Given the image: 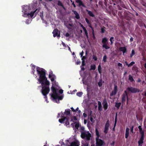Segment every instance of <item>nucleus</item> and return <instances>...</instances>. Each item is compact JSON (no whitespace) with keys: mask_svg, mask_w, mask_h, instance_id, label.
<instances>
[{"mask_svg":"<svg viewBox=\"0 0 146 146\" xmlns=\"http://www.w3.org/2000/svg\"><path fill=\"white\" fill-rule=\"evenodd\" d=\"M128 93L127 91L125 90L122 95L121 102L123 103L125 102L126 98H127Z\"/></svg>","mask_w":146,"mask_h":146,"instance_id":"0eeeda50","label":"nucleus"},{"mask_svg":"<svg viewBox=\"0 0 146 146\" xmlns=\"http://www.w3.org/2000/svg\"><path fill=\"white\" fill-rule=\"evenodd\" d=\"M86 11L87 12L88 14L90 17H94L95 15L93 12L88 9L86 10Z\"/></svg>","mask_w":146,"mask_h":146,"instance_id":"f3484780","label":"nucleus"},{"mask_svg":"<svg viewBox=\"0 0 146 146\" xmlns=\"http://www.w3.org/2000/svg\"><path fill=\"white\" fill-rule=\"evenodd\" d=\"M113 38H113V37H111L110 39V41L111 44H113V42L112 41V39H113Z\"/></svg>","mask_w":146,"mask_h":146,"instance_id":"09e8293b","label":"nucleus"},{"mask_svg":"<svg viewBox=\"0 0 146 146\" xmlns=\"http://www.w3.org/2000/svg\"><path fill=\"white\" fill-rule=\"evenodd\" d=\"M108 39L106 37L102 39V42L103 44H107Z\"/></svg>","mask_w":146,"mask_h":146,"instance_id":"aec40b11","label":"nucleus"},{"mask_svg":"<svg viewBox=\"0 0 146 146\" xmlns=\"http://www.w3.org/2000/svg\"><path fill=\"white\" fill-rule=\"evenodd\" d=\"M85 21H86V23L88 24H89L90 23V21H89V20H88V19L86 18L85 19Z\"/></svg>","mask_w":146,"mask_h":146,"instance_id":"4d7b16f0","label":"nucleus"},{"mask_svg":"<svg viewBox=\"0 0 146 146\" xmlns=\"http://www.w3.org/2000/svg\"><path fill=\"white\" fill-rule=\"evenodd\" d=\"M98 70L99 73L101 75L102 74V67L100 64L98 67Z\"/></svg>","mask_w":146,"mask_h":146,"instance_id":"cd10ccee","label":"nucleus"},{"mask_svg":"<svg viewBox=\"0 0 146 146\" xmlns=\"http://www.w3.org/2000/svg\"><path fill=\"white\" fill-rule=\"evenodd\" d=\"M64 35L66 37H69L70 36V35L68 33H66V34H64Z\"/></svg>","mask_w":146,"mask_h":146,"instance_id":"5fc2aeb1","label":"nucleus"},{"mask_svg":"<svg viewBox=\"0 0 146 146\" xmlns=\"http://www.w3.org/2000/svg\"><path fill=\"white\" fill-rule=\"evenodd\" d=\"M119 50L123 52V54L127 52V49L125 47H121L119 48Z\"/></svg>","mask_w":146,"mask_h":146,"instance_id":"2eb2a0df","label":"nucleus"},{"mask_svg":"<svg viewBox=\"0 0 146 146\" xmlns=\"http://www.w3.org/2000/svg\"><path fill=\"white\" fill-rule=\"evenodd\" d=\"M36 72L37 74L39 76L38 81L39 83L41 84V93L44 96V98L46 100L47 95L50 91L49 87L50 82L46 76V71L45 69L37 67L36 68Z\"/></svg>","mask_w":146,"mask_h":146,"instance_id":"f257e3e1","label":"nucleus"},{"mask_svg":"<svg viewBox=\"0 0 146 146\" xmlns=\"http://www.w3.org/2000/svg\"><path fill=\"white\" fill-rule=\"evenodd\" d=\"M128 79L131 82H132L133 81H134L133 77L131 75H129V76Z\"/></svg>","mask_w":146,"mask_h":146,"instance_id":"7c9ffc66","label":"nucleus"},{"mask_svg":"<svg viewBox=\"0 0 146 146\" xmlns=\"http://www.w3.org/2000/svg\"><path fill=\"white\" fill-rule=\"evenodd\" d=\"M58 30L57 29H54L53 32L52 33L53 34V35L54 37H55L56 36H57L58 37H60V34H58Z\"/></svg>","mask_w":146,"mask_h":146,"instance_id":"f8f14e48","label":"nucleus"},{"mask_svg":"<svg viewBox=\"0 0 146 146\" xmlns=\"http://www.w3.org/2000/svg\"><path fill=\"white\" fill-rule=\"evenodd\" d=\"M76 2L78 3V6L79 7L82 6L84 8L86 7L81 0H76Z\"/></svg>","mask_w":146,"mask_h":146,"instance_id":"ddd939ff","label":"nucleus"},{"mask_svg":"<svg viewBox=\"0 0 146 146\" xmlns=\"http://www.w3.org/2000/svg\"><path fill=\"white\" fill-rule=\"evenodd\" d=\"M85 61H84V60H83V61H82V66H85Z\"/></svg>","mask_w":146,"mask_h":146,"instance_id":"3c124183","label":"nucleus"},{"mask_svg":"<svg viewBox=\"0 0 146 146\" xmlns=\"http://www.w3.org/2000/svg\"><path fill=\"white\" fill-rule=\"evenodd\" d=\"M110 121L109 120H108L106 123L104 132L105 134H107L108 133V131L109 129V127L110 126Z\"/></svg>","mask_w":146,"mask_h":146,"instance_id":"6e6552de","label":"nucleus"},{"mask_svg":"<svg viewBox=\"0 0 146 146\" xmlns=\"http://www.w3.org/2000/svg\"><path fill=\"white\" fill-rule=\"evenodd\" d=\"M81 138L85 140L86 142L85 145L88 146L89 145L90 140L92 137L91 134L89 131L82 132L81 134Z\"/></svg>","mask_w":146,"mask_h":146,"instance_id":"f03ea898","label":"nucleus"},{"mask_svg":"<svg viewBox=\"0 0 146 146\" xmlns=\"http://www.w3.org/2000/svg\"><path fill=\"white\" fill-rule=\"evenodd\" d=\"M86 56H83L82 58V61H83V60H84L86 59Z\"/></svg>","mask_w":146,"mask_h":146,"instance_id":"052dcab7","label":"nucleus"},{"mask_svg":"<svg viewBox=\"0 0 146 146\" xmlns=\"http://www.w3.org/2000/svg\"><path fill=\"white\" fill-rule=\"evenodd\" d=\"M62 117H63V118L59 119L58 120L61 123H63V122L65 121L66 119V117H64L63 115L62 116Z\"/></svg>","mask_w":146,"mask_h":146,"instance_id":"4be33fe9","label":"nucleus"},{"mask_svg":"<svg viewBox=\"0 0 146 146\" xmlns=\"http://www.w3.org/2000/svg\"><path fill=\"white\" fill-rule=\"evenodd\" d=\"M92 59L94 60V61H96L97 60V56L95 55H93L92 56Z\"/></svg>","mask_w":146,"mask_h":146,"instance_id":"4c0bfd02","label":"nucleus"},{"mask_svg":"<svg viewBox=\"0 0 146 146\" xmlns=\"http://www.w3.org/2000/svg\"><path fill=\"white\" fill-rule=\"evenodd\" d=\"M105 27H104L103 28H102L101 29V32L102 33H104L105 32Z\"/></svg>","mask_w":146,"mask_h":146,"instance_id":"37998d69","label":"nucleus"},{"mask_svg":"<svg viewBox=\"0 0 146 146\" xmlns=\"http://www.w3.org/2000/svg\"><path fill=\"white\" fill-rule=\"evenodd\" d=\"M102 47L106 49L107 50L109 49L110 48V46L107 45V44H103Z\"/></svg>","mask_w":146,"mask_h":146,"instance_id":"c756f323","label":"nucleus"},{"mask_svg":"<svg viewBox=\"0 0 146 146\" xmlns=\"http://www.w3.org/2000/svg\"><path fill=\"white\" fill-rule=\"evenodd\" d=\"M103 108L104 110H106L107 109L108 106V104L107 101V100L106 98H105L103 100L102 103Z\"/></svg>","mask_w":146,"mask_h":146,"instance_id":"9d476101","label":"nucleus"},{"mask_svg":"<svg viewBox=\"0 0 146 146\" xmlns=\"http://www.w3.org/2000/svg\"><path fill=\"white\" fill-rule=\"evenodd\" d=\"M142 60L143 61H146V58L145 57L143 56L142 58Z\"/></svg>","mask_w":146,"mask_h":146,"instance_id":"69168bd1","label":"nucleus"},{"mask_svg":"<svg viewBox=\"0 0 146 146\" xmlns=\"http://www.w3.org/2000/svg\"><path fill=\"white\" fill-rule=\"evenodd\" d=\"M139 131L140 134L141 133H144V131L142 129L140 130H139Z\"/></svg>","mask_w":146,"mask_h":146,"instance_id":"6e6d98bb","label":"nucleus"},{"mask_svg":"<svg viewBox=\"0 0 146 146\" xmlns=\"http://www.w3.org/2000/svg\"><path fill=\"white\" fill-rule=\"evenodd\" d=\"M84 31L85 33L86 36L88 37V33L87 32V30L85 28L83 30Z\"/></svg>","mask_w":146,"mask_h":146,"instance_id":"a18cd8bd","label":"nucleus"},{"mask_svg":"<svg viewBox=\"0 0 146 146\" xmlns=\"http://www.w3.org/2000/svg\"><path fill=\"white\" fill-rule=\"evenodd\" d=\"M63 98V96H59L58 94L57 95V97L54 96L52 98V100L54 102L58 103H59V100H61Z\"/></svg>","mask_w":146,"mask_h":146,"instance_id":"39448f33","label":"nucleus"},{"mask_svg":"<svg viewBox=\"0 0 146 146\" xmlns=\"http://www.w3.org/2000/svg\"><path fill=\"white\" fill-rule=\"evenodd\" d=\"M117 112L115 114V119L114 125V127L113 128V130L114 131H115V126L116 125V124L117 123Z\"/></svg>","mask_w":146,"mask_h":146,"instance_id":"4468645a","label":"nucleus"},{"mask_svg":"<svg viewBox=\"0 0 146 146\" xmlns=\"http://www.w3.org/2000/svg\"><path fill=\"white\" fill-rule=\"evenodd\" d=\"M107 56L106 55H105L103 57V61L105 62L107 61Z\"/></svg>","mask_w":146,"mask_h":146,"instance_id":"e433bc0d","label":"nucleus"},{"mask_svg":"<svg viewBox=\"0 0 146 146\" xmlns=\"http://www.w3.org/2000/svg\"><path fill=\"white\" fill-rule=\"evenodd\" d=\"M121 105V103L120 102L117 103L116 102L115 104V107H116L118 109H119Z\"/></svg>","mask_w":146,"mask_h":146,"instance_id":"c85d7f7f","label":"nucleus"},{"mask_svg":"<svg viewBox=\"0 0 146 146\" xmlns=\"http://www.w3.org/2000/svg\"><path fill=\"white\" fill-rule=\"evenodd\" d=\"M135 54V50L133 49L131 51V54H130V57L131 58Z\"/></svg>","mask_w":146,"mask_h":146,"instance_id":"2f4dec72","label":"nucleus"},{"mask_svg":"<svg viewBox=\"0 0 146 146\" xmlns=\"http://www.w3.org/2000/svg\"><path fill=\"white\" fill-rule=\"evenodd\" d=\"M98 84L99 87H101L102 85V80L100 79L99 82L98 83Z\"/></svg>","mask_w":146,"mask_h":146,"instance_id":"f704fd0d","label":"nucleus"},{"mask_svg":"<svg viewBox=\"0 0 146 146\" xmlns=\"http://www.w3.org/2000/svg\"><path fill=\"white\" fill-rule=\"evenodd\" d=\"M117 66H118L120 67H122L123 66L122 64L120 63H119L117 64Z\"/></svg>","mask_w":146,"mask_h":146,"instance_id":"603ef678","label":"nucleus"},{"mask_svg":"<svg viewBox=\"0 0 146 146\" xmlns=\"http://www.w3.org/2000/svg\"><path fill=\"white\" fill-rule=\"evenodd\" d=\"M102 1L104 2V4L105 5L106 7H107L108 0H102Z\"/></svg>","mask_w":146,"mask_h":146,"instance_id":"58836bf2","label":"nucleus"},{"mask_svg":"<svg viewBox=\"0 0 146 146\" xmlns=\"http://www.w3.org/2000/svg\"><path fill=\"white\" fill-rule=\"evenodd\" d=\"M66 119L67 120H66V122H65V124H66V125H69V121H68V119H67V118H66Z\"/></svg>","mask_w":146,"mask_h":146,"instance_id":"864d4df0","label":"nucleus"},{"mask_svg":"<svg viewBox=\"0 0 146 146\" xmlns=\"http://www.w3.org/2000/svg\"><path fill=\"white\" fill-rule=\"evenodd\" d=\"M132 70H137V67L135 66H133L132 68Z\"/></svg>","mask_w":146,"mask_h":146,"instance_id":"8fccbe9b","label":"nucleus"},{"mask_svg":"<svg viewBox=\"0 0 146 146\" xmlns=\"http://www.w3.org/2000/svg\"><path fill=\"white\" fill-rule=\"evenodd\" d=\"M96 146H102L105 143L104 141L99 138H96Z\"/></svg>","mask_w":146,"mask_h":146,"instance_id":"423d86ee","label":"nucleus"},{"mask_svg":"<svg viewBox=\"0 0 146 146\" xmlns=\"http://www.w3.org/2000/svg\"><path fill=\"white\" fill-rule=\"evenodd\" d=\"M96 68V67L95 65H91L90 66V70H95Z\"/></svg>","mask_w":146,"mask_h":146,"instance_id":"c9c22d12","label":"nucleus"},{"mask_svg":"<svg viewBox=\"0 0 146 146\" xmlns=\"http://www.w3.org/2000/svg\"><path fill=\"white\" fill-rule=\"evenodd\" d=\"M79 123H77L75 124V128L77 129H78L79 127Z\"/></svg>","mask_w":146,"mask_h":146,"instance_id":"79ce46f5","label":"nucleus"},{"mask_svg":"<svg viewBox=\"0 0 146 146\" xmlns=\"http://www.w3.org/2000/svg\"><path fill=\"white\" fill-rule=\"evenodd\" d=\"M117 92L114 90H113L111 92V93L110 94V96H112L113 95H115L116 93Z\"/></svg>","mask_w":146,"mask_h":146,"instance_id":"72a5a7b5","label":"nucleus"},{"mask_svg":"<svg viewBox=\"0 0 146 146\" xmlns=\"http://www.w3.org/2000/svg\"><path fill=\"white\" fill-rule=\"evenodd\" d=\"M129 132H125V138L126 139H127L128 137L129 136Z\"/></svg>","mask_w":146,"mask_h":146,"instance_id":"de8ad7c7","label":"nucleus"},{"mask_svg":"<svg viewBox=\"0 0 146 146\" xmlns=\"http://www.w3.org/2000/svg\"><path fill=\"white\" fill-rule=\"evenodd\" d=\"M49 78L50 79L51 82H53L56 78V76L52 73V72L51 71L49 75Z\"/></svg>","mask_w":146,"mask_h":146,"instance_id":"1a4fd4ad","label":"nucleus"},{"mask_svg":"<svg viewBox=\"0 0 146 146\" xmlns=\"http://www.w3.org/2000/svg\"><path fill=\"white\" fill-rule=\"evenodd\" d=\"M123 12L122 11H119L118 13V15L119 18L122 19L123 18V16L122 15Z\"/></svg>","mask_w":146,"mask_h":146,"instance_id":"393cba45","label":"nucleus"},{"mask_svg":"<svg viewBox=\"0 0 146 146\" xmlns=\"http://www.w3.org/2000/svg\"><path fill=\"white\" fill-rule=\"evenodd\" d=\"M127 90L128 92H130L131 93H136L137 92H139L140 90L137 88L132 87H128L127 88Z\"/></svg>","mask_w":146,"mask_h":146,"instance_id":"7ed1b4c3","label":"nucleus"},{"mask_svg":"<svg viewBox=\"0 0 146 146\" xmlns=\"http://www.w3.org/2000/svg\"><path fill=\"white\" fill-rule=\"evenodd\" d=\"M96 131V136H97V137H96V138H99V137L100 136V135L99 134V132L98 131V130L97 128L95 130Z\"/></svg>","mask_w":146,"mask_h":146,"instance_id":"a878e982","label":"nucleus"},{"mask_svg":"<svg viewBox=\"0 0 146 146\" xmlns=\"http://www.w3.org/2000/svg\"><path fill=\"white\" fill-rule=\"evenodd\" d=\"M125 132H129V129L128 127L126 128Z\"/></svg>","mask_w":146,"mask_h":146,"instance_id":"0e129e2a","label":"nucleus"},{"mask_svg":"<svg viewBox=\"0 0 146 146\" xmlns=\"http://www.w3.org/2000/svg\"><path fill=\"white\" fill-rule=\"evenodd\" d=\"M133 128H134V126H132L131 127V131L132 133H133Z\"/></svg>","mask_w":146,"mask_h":146,"instance_id":"13d9d810","label":"nucleus"},{"mask_svg":"<svg viewBox=\"0 0 146 146\" xmlns=\"http://www.w3.org/2000/svg\"><path fill=\"white\" fill-rule=\"evenodd\" d=\"M72 11L75 15V17L77 19H79L80 18V16L78 12L76 11Z\"/></svg>","mask_w":146,"mask_h":146,"instance_id":"a211bd4d","label":"nucleus"},{"mask_svg":"<svg viewBox=\"0 0 146 146\" xmlns=\"http://www.w3.org/2000/svg\"><path fill=\"white\" fill-rule=\"evenodd\" d=\"M113 90L117 92V85H114V89Z\"/></svg>","mask_w":146,"mask_h":146,"instance_id":"49530a36","label":"nucleus"},{"mask_svg":"<svg viewBox=\"0 0 146 146\" xmlns=\"http://www.w3.org/2000/svg\"><path fill=\"white\" fill-rule=\"evenodd\" d=\"M138 128L139 129V130H141V129H142V128L141 126V125H139L138 127Z\"/></svg>","mask_w":146,"mask_h":146,"instance_id":"774afa93","label":"nucleus"},{"mask_svg":"<svg viewBox=\"0 0 146 146\" xmlns=\"http://www.w3.org/2000/svg\"><path fill=\"white\" fill-rule=\"evenodd\" d=\"M141 79L139 78H138L137 81V82H141Z\"/></svg>","mask_w":146,"mask_h":146,"instance_id":"338daca9","label":"nucleus"},{"mask_svg":"<svg viewBox=\"0 0 146 146\" xmlns=\"http://www.w3.org/2000/svg\"><path fill=\"white\" fill-rule=\"evenodd\" d=\"M77 118L75 116H74L73 117V118L71 119V120L73 121H76L77 120Z\"/></svg>","mask_w":146,"mask_h":146,"instance_id":"ea45409f","label":"nucleus"},{"mask_svg":"<svg viewBox=\"0 0 146 146\" xmlns=\"http://www.w3.org/2000/svg\"><path fill=\"white\" fill-rule=\"evenodd\" d=\"M140 134H141V137H140V138L144 139V133H141Z\"/></svg>","mask_w":146,"mask_h":146,"instance_id":"c03bdc74","label":"nucleus"},{"mask_svg":"<svg viewBox=\"0 0 146 146\" xmlns=\"http://www.w3.org/2000/svg\"><path fill=\"white\" fill-rule=\"evenodd\" d=\"M85 128L83 126H82L80 127V132H81V134L82 133V132H85L86 131L84 130Z\"/></svg>","mask_w":146,"mask_h":146,"instance_id":"473e14b6","label":"nucleus"},{"mask_svg":"<svg viewBox=\"0 0 146 146\" xmlns=\"http://www.w3.org/2000/svg\"><path fill=\"white\" fill-rule=\"evenodd\" d=\"M51 89L52 92L51 94L52 98H53L54 96L57 97V95L58 94L57 92V89L56 88L53 86V84H52V86L51 88Z\"/></svg>","mask_w":146,"mask_h":146,"instance_id":"20e7f679","label":"nucleus"},{"mask_svg":"<svg viewBox=\"0 0 146 146\" xmlns=\"http://www.w3.org/2000/svg\"><path fill=\"white\" fill-rule=\"evenodd\" d=\"M98 110L99 111H101L102 110V104L101 102L100 101H98Z\"/></svg>","mask_w":146,"mask_h":146,"instance_id":"6ab92c4d","label":"nucleus"},{"mask_svg":"<svg viewBox=\"0 0 146 146\" xmlns=\"http://www.w3.org/2000/svg\"><path fill=\"white\" fill-rule=\"evenodd\" d=\"M70 109L72 110V111L73 112H76V110L75 109H74V108L73 107H71L70 108Z\"/></svg>","mask_w":146,"mask_h":146,"instance_id":"e2e57ef3","label":"nucleus"},{"mask_svg":"<svg viewBox=\"0 0 146 146\" xmlns=\"http://www.w3.org/2000/svg\"><path fill=\"white\" fill-rule=\"evenodd\" d=\"M63 90L62 89H60V90H59V93L60 94H62L63 93Z\"/></svg>","mask_w":146,"mask_h":146,"instance_id":"680f3d73","label":"nucleus"},{"mask_svg":"<svg viewBox=\"0 0 146 146\" xmlns=\"http://www.w3.org/2000/svg\"><path fill=\"white\" fill-rule=\"evenodd\" d=\"M144 139L140 138L139 140L138 141L139 145L142 146V144L143 143Z\"/></svg>","mask_w":146,"mask_h":146,"instance_id":"412c9836","label":"nucleus"},{"mask_svg":"<svg viewBox=\"0 0 146 146\" xmlns=\"http://www.w3.org/2000/svg\"><path fill=\"white\" fill-rule=\"evenodd\" d=\"M82 94L83 93L82 92H78L77 93L76 95L79 97H81L82 95Z\"/></svg>","mask_w":146,"mask_h":146,"instance_id":"a19ab883","label":"nucleus"},{"mask_svg":"<svg viewBox=\"0 0 146 146\" xmlns=\"http://www.w3.org/2000/svg\"><path fill=\"white\" fill-rule=\"evenodd\" d=\"M125 62L126 65L128 67L132 66L134 64H135V62L133 61L131 62L129 64H128L127 61H125Z\"/></svg>","mask_w":146,"mask_h":146,"instance_id":"b1692460","label":"nucleus"},{"mask_svg":"<svg viewBox=\"0 0 146 146\" xmlns=\"http://www.w3.org/2000/svg\"><path fill=\"white\" fill-rule=\"evenodd\" d=\"M65 114L66 115H70V111L69 109L66 110L65 112L63 113L62 112V115L63 116L64 114Z\"/></svg>","mask_w":146,"mask_h":146,"instance_id":"dca6fc26","label":"nucleus"},{"mask_svg":"<svg viewBox=\"0 0 146 146\" xmlns=\"http://www.w3.org/2000/svg\"><path fill=\"white\" fill-rule=\"evenodd\" d=\"M90 120L92 122H94V120L93 119L92 117H90Z\"/></svg>","mask_w":146,"mask_h":146,"instance_id":"bf43d9fd","label":"nucleus"},{"mask_svg":"<svg viewBox=\"0 0 146 146\" xmlns=\"http://www.w3.org/2000/svg\"><path fill=\"white\" fill-rule=\"evenodd\" d=\"M36 10L34 11H32L30 13H24L23 16L24 17H25V15H26V17H32L33 16L34 13H35Z\"/></svg>","mask_w":146,"mask_h":146,"instance_id":"9b49d317","label":"nucleus"},{"mask_svg":"<svg viewBox=\"0 0 146 146\" xmlns=\"http://www.w3.org/2000/svg\"><path fill=\"white\" fill-rule=\"evenodd\" d=\"M71 144L72 146H79L78 142L76 141L73 142Z\"/></svg>","mask_w":146,"mask_h":146,"instance_id":"bb28decb","label":"nucleus"},{"mask_svg":"<svg viewBox=\"0 0 146 146\" xmlns=\"http://www.w3.org/2000/svg\"><path fill=\"white\" fill-rule=\"evenodd\" d=\"M58 3H57V5H58L61 6L62 7V8H63V9H64V10H66V8L64 6V5L62 4V3L60 1L58 0Z\"/></svg>","mask_w":146,"mask_h":146,"instance_id":"5701e85b","label":"nucleus"}]
</instances>
